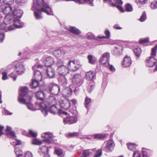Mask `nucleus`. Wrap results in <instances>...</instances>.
Wrapping results in <instances>:
<instances>
[{
    "instance_id": "nucleus-1",
    "label": "nucleus",
    "mask_w": 157,
    "mask_h": 157,
    "mask_svg": "<svg viewBox=\"0 0 157 157\" xmlns=\"http://www.w3.org/2000/svg\"><path fill=\"white\" fill-rule=\"evenodd\" d=\"M32 10L34 11V14L36 18L39 19L42 17L41 13L43 12L48 15H53L52 10L47 2L44 0H33V6Z\"/></svg>"
},
{
    "instance_id": "nucleus-2",
    "label": "nucleus",
    "mask_w": 157,
    "mask_h": 157,
    "mask_svg": "<svg viewBox=\"0 0 157 157\" xmlns=\"http://www.w3.org/2000/svg\"><path fill=\"white\" fill-rule=\"evenodd\" d=\"M12 15H6L4 20V23L0 24V29L5 31H11L15 28H20L23 26V23L19 19H12Z\"/></svg>"
},
{
    "instance_id": "nucleus-3",
    "label": "nucleus",
    "mask_w": 157,
    "mask_h": 157,
    "mask_svg": "<svg viewBox=\"0 0 157 157\" xmlns=\"http://www.w3.org/2000/svg\"><path fill=\"white\" fill-rule=\"evenodd\" d=\"M20 94L18 98V101L21 104H26V101H30L32 96L28 94V89L26 87H21L19 88Z\"/></svg>"
},
{
    "instance_id": "nucleus-4",
    "label": "nucleus",
    "mask_w": 157,
    "mask_h": 157,
    "mask_svg": "<svg viewBox=\"0 0 157 157\" xmlns=\"http://www.w3.org/2000/svg\"><path fill=\"white\" fill-rule=\"evenodd\" d=\"M63 62L60 60L58 61L57 64L58 67L57 69V71L60 75L62 76L66 75L68 73L69 71L66 66L61 64H63Z\"/></svg>"
},
{
    "instance_id": "nucleus-5",
    "label": "nucleus",
    "mask_w": 157,
    "mask_h": 157,
    "mask_svg": "<svg viewBox=\"0 0 157 157\" xmlns=\"http://www.w3.org/2000/svg\"><path fill=\"white\" fill-rule=\"evenodd\" d=\"M110 55L108 52L103 53L100 56L98 62L101 64L108 67L109 65Z\"/></svg>"
},
{
    "instance_id": "nucleus-6",
    "label": "nucleus",
    "mask_w": 157,
    "mask_h": 157,
    "mask_svg": "<svg viewBox=\"0 0 157 157\" xmlns=\"http://www.w3.org/2000/svg\"><path fill=\"white\" fill-rule=\"evenodd\" d=\"M104 2H106L108 3L111 6L116 7L121 12H124L123 8L120 6L123 3L121 0H103Z\"/></svg>"
},
{
    "instance_id": "nucleus-7",
    "label": "nucleus",
    "mask_w": 157,
    "mask_h": 157,
    "mask_svg": "<svg viewBox=\"0 0 157 157\" xmlns=\"http://www.w3.org/2000/svg\"><path fill=\"white\" fill-rule=\"evenodd\" d=\"M43 67L42 66L38 64L35 65L32 67L34 71V79H36L38 80H42V75L41 72L38 70H37V68H42Z\"/></svg>"
},
{
    "instance_id": "nucleus-8",
    "label": "nucleus",
    "mask_w": 157,
    "mask_h": 157,
    "mask_svg": "<svg viewBox=\"0 0 157 157\" xmlns=\"http://www.w3.org/2000/svg\"><path fill=\"white\" fill-rule=\"evenodd\" d=\"M81 66L79 63L75 62L74 61H69L67 64V68L68 70L75 72L79 69Z\"/></svg>"
},
{
    "instance_id": "nucleus-9",
    "label": "nucleus",
    "mask_w": 157,
    "mask_h": 157,
    "mask_svg": "<svg viewBox=\"0 0 157 157\" xmlns=\"http://www.w3.org/2000/svg\"><path fill=\"white\" fill-rule=\"evenodd\" d=\"M36 106L39 107L41 110L42 113L45 116L47 115L48 111L46 110L48 107V104L46 102L43 101L40 102L37 101L36 102Z\"/></svg>"
},
{
    "instance_id": "nucleus-10",
    "label": "nucleus",
    "mask_w": 157,
    "mask_h": 157,
    "mask_svg": "<svg viewBox=\"0 0 157 157\" xmlns=\"http://www.w3.org/2000/svg\"><path fill=\"white\" fill-rule=\"evenodd\" d=\"M60 89L57 84L52 83L49 86V90L50 93L54 95L58 94L59 92Z\"/></svg>"
},
{
    "instance_id": "nucleus-11",
    "label": "nucleus",
    "mask_w": 157,
    "mask_h": 157,
    "mask_svg": "<svg viewBox=\"0 0 157 157\" xmlns=\"http://www.w3.org/2000/svg\"><path fill=\"white\" fill-rule=\"evenodd\" d=\"M83 80V79L82 76L78 74H75L72 79V81L73 83L78 86L82 84Z\"/></svg>"
},
{
    "instance_id": "nucleus-12",
    "label": "nucleus",
    "mask_w": 157,
    "mask_h": 157,
    "mask_svg": "<svg viewBox=\"0 0 157 157\" xmlns=\"http://www.w3.org/2000/svg\"><path fill=\"white\" fill-rule=\"evenodd\" d=\"M60 106L62 108L65 109H68L70 106L69 101L64 98H61L59 101Z\"/></svg>"
},
{
    "instance_id": "nucleus-13",
    "label": "nucleus",
    "mask_w": 157,
    "mask_h": 157,
    "mask_svg": "<svg viewBox=\"0 0 157 157\" xmlns=\"http://www.w3.org/2000/svg\"><path fill=\"white\" fill-rule=\"evenodd\" d=\"M105 143V146L104 148V150L106 152L111 151L113 149L115 144L113 140H108Z\"/></svg>"
},
{
    "instance_id": "nucleus-14",
    "label": "nucleus",
    "mask_w": 157,
    "mask_h": 157,
    "mask_svg": "<svg viewBox=\"0 0 157 157\" xmlns=\"http://www.w3.org/2000/svg\"><path fill=\"white\" fill-rule=\"evenodd\" d=\"M49 98L51 100V103L53 104L50 109V111L52 113H56L58 111L55 105V104L56 103V101L55 98L53 96L50 97Z\"/></svg>"
},
{
    "instance_id": "nucleus-15",
    "label": "nucleus",
    "mask_w": 157,
    "mask_h": 157,
    "mask_svg": "<svg viewBox=\"0 0 157 157\" xmlns=\"http://www.w3.org/2000/svg\"><path fill=\"white\" fill-rule=\"evenodd\" d=\"M77 117L76 116H71L63 119V121L65 124H72L76 122Z\"/></svg>"
},
{
    "instance_id": "nucleus-16",
    "label": "nucleus",
    "mask_w": 157,
    "mask_h": 157,
    "mask_svg": "<svg viewBox=\"0 0 157 157\" xmlns=\"http://www.w3.org/2000/svg\"><path fill=\"white\" fill-rule=\"evenodd\" d=\"M42 62L45 66L48 67H51L50 66L54 63V60L50 56L44 58Z\"/></svg>"
},
{
    "instance_id": "nucleus-17",
    "label": "nucleus",
    "mask_w": 157,
    "mask_h": 157,
    "mask_svg": "<svg viewBox=\"0 0 157 157\" xmlns=\"http://www.w3.org/2000/svg\"><path fill=\"white\" fill-rule=\"evenodd\" d=\"M13 143H14L13 144L15 146L14 151L17 156V157H20V156H22V151L21 149L19 148L16 147V146L20 144H21V142L19 140H15L14 141H13Z\"/></svg>"
},
{
    "instance_id": "nucleus-18",
    "label": "nucleus",
    "mask_w": 157,
    "mask_h": 157,
    "mask_svg": "<svg viewBox=\"0 0 157 157\" xmlns=\"http://www.w3.org/2000/svg\"><path fill=\"white\" fill-rule=\"evenodd\" d=\"M42 136L44 138V140L46 142H51L53 138V136L52 134L50 132H46L43 133Z\"/></svg>"
},
{
    "instance_id": "nucleus-19",
    "label": "nucleus",
    "mask_w": 157,
    "mask_h": 157,
    "mask_svg": "<svg viewBox=\"0 0 157 157\" xmlns=\"http://www.w3.org/2000/svg\"><path fill=\"white\" fill-rule=\"evenodd\" d=\"M2 11L6 15H12V8L10 6H6L2 5L0 7Z\"/></svg>"
},
{
    "instance_id": "nucleus-20",
    "label": "nucleus",
    "mask_w": 157,
    "mask_h": 157,
    "mask_svg": "<svg viewBox=\"0 0 157 157\" xmlns=\"http://www.w3.org/2000/svg\"><path fill=\"white\" fill-rule=\"evenodd\" d=\"M23 13L22 11L18 8H16L13 11V17L15 20L20 18Z\"/></svg>"
},
{
    "instance_id": "nucleus-21",
    "label": "nucleus",
    "mask_w": 157,
    "mask_h": 157,
    "mask_svg": "<svg viewBox=\"0 0 157 157\" xmlns=\"http://www.w3.org/2000/svg\"><path fill=\"white\" fill-rule=\"evenodd\" d=\"M15 71L17 74H22L24 71V66L21 63H18L15 66Z\"/></svg>"
},
{
    "instance_id": "nucleus-22",
    "label": "nucleus",
    "mask_w": 157,
    "mask_h": 157,
    "mask_svg": "<svg viewBox=\"0 0 157 157\" xmlns=\"http://www.w3.org/2000/svg\"><path fill=\"white\" fill-rule=\"evenodd\" d=\"M155 62V59L152 57H147L145 60V63L147 66L148 67H153Z\"/></svg>"
},
{
    "instance_id": "nucleus-23",
    "label": "nucleus",
    "mask_w": 157,
    "mask_h": 157,
    "mask_svg": "<svg viewBox=\"0 0 157 157\" xmlns=\"http://www.w3.org/2000/svg\"><path fill=\"white\" fill-rule=\"evenodd\" d=\"M132 61L130 57L127 56H126L122 61V65L124 67H127L130 66Z\"/></svg>"
},
{
    "instance_id": "nucleus-24",
    "label": "nucleus",
    "mask_w": 157,
    "mask_h": 157,
    "mask_svg": "<svg viewBox=\"0 0 157 157\" xmlns=\"http://www.w3.org/2000/svg\"><path fill=\"white\" fill-rule=\"evenodd\" d=\"M46 73L48 76L50 78H53L55 75V70L51 67H49L47 68Z\"/></svg>"
},
{
    "instance_id": "nucleus-25",
    "label": "nucleus",
    "mask_w": 157,
    "mask_h": 157,
    "mask_svg": "<svg viewBox=\"0 0 157 157\" xmlns=\"http://www.w3.org/2000/svg\"><path fill=\"white\" fill-rule=\"evenodd\" d=\"M45 95L41 91H39L36 92L35 94V97L37 100V101H43L44 100L45 97Z\"/></svg>"
},
{
    "instance_id": "nucleus-26",
    "label": "nucleus",
    "mask_w": 157,
    "mask_h": 157,
    "mask_svg": "<svg viewBox=\"0 0 157 157\" xmlns=\"http://www.w3.org/2000/svg\"><path fill=\"white\" fill-rule=\"evenodd\" d=\"M86 79L89 81H92L95 78V75L92 71L87 72L86 74Z\"/></svg>"
},
{
    "instance_id": "nucleus-27",
    "label": "nucleus",
    "mask_w": 157,
    "mask_h": 157,
    "mask_svg": "<svg viewBox=\"0 0 157 157\" xmlns=\"http://www.w3.org/2000/svg\"><path fill=\"white\" fill-rule=\"evenodd\" d=\"M72 90L70 87H67L63 91L62 94L65 97H68L70 96L72 94Z\"/></svg>"
},
{
    "instance_id": "nucleus-28",
    "label": "nucleus",
    "mask_w": 157,
    "mask_h": 157,
    "mask_svg": "<svg viewBox=\"0 0 157 157\" xmlns=\"http://www.w3.org/2000/svg\"><path fill=\"white\" fill-rule=\"evenodd\" d=\"M6 133L7 135H9L11 138H14L16 137L14 132L11 131V128L10 127L7 126L6 129Z\"/></svg>"
},
{
    "instance_id": "nucleus-29",
    "label": "nucleus",
    "mask_w": 157,
    "mask_h": 157,
    "mask_svg": "<svg viewBox=\"0 0 157 157\" xmlns=\"http://www.w3.org/2000/svg\"><path fill=\"white\" fill-rule=\"evenodd\" d=\"M105 34L106 35V36H98L97 37L96 39L98 40H101V39L104 38H109L110 36V33L108 30H106L105 32Z\"/></svg>"
},
{
    "instance_id": "nucleus-30",
    "label": "nucleus",
    "mask_w": 157,
    "mask_h": 157,
    "mask_svg": "<svg viewBox=\"0 0 157 157\" xmlns=\"http://www.w3.org/2000/svg\"><path fill=\"white\" fill-rule=\"evenodd\" d=\"M69 31L76 35H78L81 33V32L78 29L75 27H71L69 28Z\"/></svg>"
},
{
    "instance_id": "nucleus-31",
    "label": "nucleus",
    "mask_w": 157,
    "mask_h": 157,
    "mask_svg": "<svg viewBox=\"0 0 157 157\" xmlns=\"http://www.w3.org/2000/svg\"><path fill=\"white\" fill-rule=\"evenodd\" d=\"M41 80H38L36 79H34L33 80L32 83L30 84V87L32 88H36L38 86V82Z\"/></svg>"
},
{
    "instance_id": "nucleus-32",
    "label": "nucleus",
    "mask_w": 157,
    "mask_h": 157,
    "mask_svg": "<svg viewBox=\"0 0 157 157\" xmlns=\"http://www.w3.org/2000/svg\"><path fill=\"white\" fill-rule=\"evenodd\" d=\"M55 151L59 157H63L65 155V152L61 149H56Z\"/></svg>"
},
{
    "instance_id": "nucleus-33",
    "label": "nucleus",
    "mask_w": 157,
    "mask_h": 157,
    "mask_svg": "<svg viewBox=\"0 0 157 157\" xmlns=\"http://www.w3.org/2000/svg\"><path fill=\"white\" fill-rule=\"evenodd\" d=\"M94 150V149L84 150L83 151L82 155L81 157H87L90 154L92 153V151Z\"/></svg>"
},
{
    "instance_id": "nucleus-34",
    "label": "nucleus",
    "mask_w": 157,
    "mask_h": 157,
    "mask_svg": "<svg viewBox=\"0 0 157 157\" xmlns=\"http://www.w3.org/2000/svg\"><path fill=\"white\" fill-rule=\"evenodd\" d=\"M106 135L102 134H95L91 135L92 138L94 139H99L104 138Z\"/></svg>"
},
{
    "instance_id": "nucleus-35",
    "label": "nucleus",
    "mask_w": 157,
    "mask_h": 157,
    "mask_svg": "<svg viewBox=\"0 0 157 157\" xmlns=\"http://www.w3.org/2000/svg\"><path fill=\"white\" fill-rule=\"evenodd\" d=\"M78 132H69L65 134L66 136L68 138H72L78 135Z\"/></svg>"
},
{
    "instance_id": "nucleus-36",
    "label": "nucleus",
    "mask_w": 157,
    "mask_h": 157,
    "mask_svg": "<svg viewBox=\"0 0 157 157\" xmlns=\"http://www.w3.org/2000/svg\"><path fill=\"white\" fill-rule=\"evenodd\" d=\"M125 10L127 12H131L133 10L132 6L129 3H127L124 6Z\"/></svg>"
},
{
    "instance_id": "nucleus-37",
    "label": "nucleus",
    "mask_w": 157,
    "mask_h": 157,
    "mask_svg": "<svg viewBox=\"0 0 157 157\" xmlns=\"http://www.w3.org/2000/svg\"><path fill=\"white\" fill-rule=\"evenodd\" d=\"M87 58L88 59L89 62L91 64H94L96 61L92 55H88L87 56Z\"/></svg>"
},
{
    "instance_id": "nucleus-38",
    "label": "nucleus",
    "mask_w": 157,
    "mask_h": 157,
    "mask_svg": "<svg viewBox=\"0 0 157 157\" xmlns=\"http://www.w3.org/2000/svg\"><path fill=\"white\" fill-rule=\"evenodd\" d=\"M133 52L136 55L137 57H138L140 55L141 52V49L139 48H134Z\"/></svg>"
},
{
    "instance_id": "nucleus-39",
    "label": "nucleus",
    "mask_w": 157,
    "mask_h": 157,
    "mask_svg": "<svg viewBox=\"0 0 157 157\" xmlns=\"http://www.w3.org/2000/svg\"><path fill=\"white\" fill-rule=\"evenodd\" d=\"M147 0H135L136 2L138 5H143L146 4Z\"/></svg>"
},
{
    "instance_id": "nucleus-40",
    "label": "nucleus",
    "mask_w": 157,
    "mask_h": 157,
    "mask_svg": "<svg viewBox=\"0 0 157 157\" xmlns=\"http://www.w3.org/2000/svg\"><path fill=\"white\" fill-rule=\"evenodd\" d=\"M26 105L28 108L30 110L34 111L36 110V109L33 106V105L31 103H27Z\"/></svg>"
},
{
    "instance_id": "nucleus-41",
    "label": "nucleus",
    "mask_w": 157,
    "mask_h": 157,
    "mask_svg": "<svg viewBox=\"0 0 157 157\" xmlns=\"http://www.w3.org/2000/svg\"><path fill=\"white\" fill-rule=\"evenodd\" d=\"M59 82L62 85H65L67 84V81L66 78L63 76L62 78L59 80Z\"/></svg>"
},
{
    "instance_id": "nucleus-42",
    "label": "nucleus",
    "mask_w": 157,
    "mask_h": 157,
    "mask_svg": "<svg viewBox=\"0 0 157 157\" xmlns=\"http://www.w3.org/2000/svg\"><path fill=\"white\" fill-rule=\"evenodd\" d=\"M128 148L131 150H132L135 149L136 145L132 143H129L127 144Z\"/></svg>"
},
{
    "instance_id": "nucleus-43",
    "label": "nucleus",
    "mask_w": 157,
    "mask_h": 157,
    "mask_svg": "<svg viewBox=\"0 0 157 157\" xmlns=\"http://www.w3.org/2000/svg\"><path fill=\"white\" fill-rule=\"evenodd\" d=\"M32 143L33 144L39 145L41 144L42 142L37 139H35L32 140Z\"/></svg>"
},
{
    "instance_id": "nucleus-44",
    "label": "nucleus",
    "mask_w": 157,
    "mask_h": 157,
    "mask_svg": "<svg viewBox=\"0 0 157 157\" xmlns=\"http://www.w3.org/2000/svg\"><path fill=\"white\" fill-rule=\"evenodd\" d=\"M91 102V99L86 97L85 99V106L87 108L88 104Z\"/></svg>"
},
{
    "instance_id": "nucleus-45",
    "label": "nucleus",
    "mask_w": 157,
    "mask_h": 157,
    "mask_svg": "<svg viewBox=\"0 0 157 157\" xmlns=\"http://www.w3.org/2000/svg\"><path fill=\"white\" fill-rule=\"evenodd\" d=\"M61 54L60 51L59 50H55L53 52V54L56 57H59L60 56Z\"/></svg>"
},
{
    "instance_id": "nucleus-46",
    "label": "nucleus",
    "mask_w": 157,
    "mask_h": 157,
    "mask_svg": "<svg viewBox=\"0 0 157 157\" xmlns=\"http://www.w3.org/2000/svg\"><path fill=\"white\" fill-rule=\"evenodd\" d=\"M146 18V16L145 12H143L140 18L139 19V20L141 22H143L145 20Z\"/></svg>"
},
{
    "instance_id": "nucleus-47",
    "label": "nucleus",
    "mask_w": 157,
    "mask_h": 157,
    "mask_svg": "<svg viewBox=\"0 0 157 157\" xmlns=\"http://www.w3.org/2000/svg\"><path fill=\"white\" fill-rule=\"evenodd\" d=\"M150 7L151 9H153L157 8V1H154L151 2Z\"/></svg>"
},
{
    "instance_id": "nucleus-48",
    "label": "nucleus",
    "mask_w": 157,
    "mask_h": 157,
    "mask_svg": "<svg viewBox=\"0 0 157 157\" xmlns=\"http://www.w3.org/2000/svg\"><path fill=\"white\" fill-rule=\"evenodd\" d=\"M86 37L89 39H95L94 35L91 33L89 32L86 35Z\"/></svg>"
},
{
    "instance_id": "nucleus-49",
    "label": "nucleus",
    "mask_w": 157,
    "mask_h": 157,
    "mask_svg": "<svg viewBox=\"0 0 157 157\" xmlns=\"http://www.w3.org/2000/svg\"><path fill=\"white\" fill-rule=\"evenodd\" d=\"M157 50V46H155L154 48H152L151 54L152 56H155Z\"/></svg>"
},
{
    "instance_id": "nucleus-50",
    "label": "nucleus",
    "mask_w": 157,
    "mask_h": 157,
    "mask_svg": "<svg viewBox=\"0 0 157 157\" xmlns=\"http://www.w3.org/2000/svg\"><path fill=\"white\" fill-rule=\"evenodd\" d=\"M41 151L42 152L44 153H48V149L46 146H43L41 148Z\"/></svg>"
},
{
    "instance_id": "nucleus-51",
    "label": "nucleus",
    "mask_w": 157,
    "mask_h": 157,
    "mask_svg": "<svg viewBox=\"0 0 157 157\" xmlns=\"http://www.w3.org/2000/svg\"><path fill=\"white\" fill-rule=\"evenodd\" d=\"M2 73V78L3 80H6L8 79L7 73L6 71H3Z\"/></svg>"
},
{
    "instance_id": "nucleus-52",
    "label": "nucleus",
    "mask_w": 157,
    "mask_h": 157,
    "mask_svg": "<svg viewBox=\"0 0 157 157\" xmlns=\"http://www.w3.org/2000/svg\"><path fill=\"white\" fill-rule=\"evenodd\" d=\"M3 2L6 4H11L14 2V0H2Z\"/></svg>"
},
{
    "instance_id": "nucleus-53",
    "label": "nucleus",
    "mask_w": 157,
    "mask_h": 157,
    "mask_svg": "<svg viewBox=\"0 0 157 157\" xmlns=\"http://www.w3.org/2000/svg\"><path fill=\"white\" fill-rule=\"evenodd\" d=\"M148 150L145 149H142L143 157H148V155L147 153Z\"/></svg>"
},
{
    "instance_id": "nucleus-54",
    "label": "nucleus",
    "mask_w": 157,
    "mask_h": 157,
    "mask_svg": "<svg viewBox=\"0 0 157 157\" xmlns=\"http://www.w3.org/2000/svg\"><path fill=\"white\" fill-rule=\"evenodd\" d=\"M26 0H16L17 4L19 5H21L22 4L25 3Z\"/></svg>"
},
{
    "instance_id": "nucleus-55",
    "label": "nucleus",
    "mask_w": 157,
    "mask_h": 157,
    "mask_svg": "<svg viewBox=\"0 0 157 157\" xmlns=\"http://www.w3.org/2000/svg\"><path fill=\"white\" fill-rule=\"evenodd\" d=\"M102 154V150L100 149L98 150L97 153L94 157H100Z\"/></svg>"
},
{
    "instance_id": "nucleus-56",
    "label": "nucleus",
    "mask_w": 157,
    "mask_h": 157,
    "mask_svg": "<svg viewBox=\"0 0 157 157\" xmlns=\"http://www.w3.org/2000/svg\"><path fill=\"white\" fill-rule=\"evenodd\" d=\"M29 133L32 136L34 137H36L37 135V134L36 132L33 131L31 130H29Z\"/></svg>"
},
{
    "instance_id": "nucleus-57",
    "label": "nucleus",
    "mask_w": 157,
    "mask_h": 157,
    "mask_svg": "<svg viewBox=\"0 0 157 157\" xmlns=\"http://www.w3.org/2000/svg\"><path fill=\"white\" fill-rule=\"evenodd\" d=\"M149 41L148 38H146L140 40V44H144Z\"/></svg>"
},
{
    "instance_id": "nucleus-58",
    "label": "nucleus",
    "mask_w": 157,
    "mask_h": 157,
    "mask_svg": "<svg viewBox=\"0 0 157 157\" xmlns=\"http://www.w3.org/2000/svg\"><path fill=\"white\" fill-rule=\"evenodd\" d=\"M10 76L13 78L14 81L16 80L17 76L14 74V72H12L10 75Z\"/></svg>"
},
{
    "instance_id": "nucleus-59",
    "label": "nucleus",
    "mask_w": 157,
    "mask_h": 157,
    "mask_svg": "<svg viewBox=\"0 0 157 157\" xmlns=\"http://www.w3.org/2000/svg\"><path fill=\"white\" fill-rule=\"evenodd\" d=\"M94 86L93 85H91L88 86L87 90L89 92H90L93 89Z\"/></svg>"
},
{
    "instance_id": "nucleus-60",
    "label": "nucleus",
    "mask_w": 157,
    "mask_h": 157,
    "mask_svg": "<svg viewBox=\"0 0 157 157\" xmlns=\"http://www.w3.org/2000/svg\"><path fill=\"white\" fill-rule=\"evenodd\" d=\"M4 129V127L0 125V136L3 134V131Z\"/></svg>"
},
{
    "instance_id": "nucleus-61",
    "label": "nucleus",
    "mask_w": 157,
    "mask_h": 157,
    "mask_svg": "<svg viewBox=\"0 0 157 157\" xmlns=\"http://www.w3.org/2000/svg\"><path fill=\"white\" fill-rule=\"evenodd\" d=\"M133 157H141V156L139 153L136 151L134 152Z\"/></svg>"
},
{
    "instance_id": "nucleus-62",
    "label": "nucleus",
    "mask_w": 157,
    "mask_h": 157,
    "mask_svg": "<svg viewBox=\"0 0 157 157\" xmlns=\"http://www.w3.org/2000/svg\"><path fill=\"white\" fill-rule=\"evenodd\" d=\"M5 36V35L2 32L0 33V41L1 42L3 41Z\"/></svg>"
},
{
    "instance_id": "nucleus-63",
    "label": "nucleus",
    "mask_w": 157,
    "mask_h": 157,
    "mask_svg": "<svg viewBox=\"0 0 157 157\" xmlns=\"http://www.w3.org/2000/svg\"><path fill=\"white\" fill-rule=\"evenodd\" d=\"M25 157H33L32 153L28 151L25 154Z\"/></svg>"
},
{
    "instance_id": "nucleus-64",
    "label": "nucleus",
    "mask_w": 157,
    "mask_h": 157,
    "mask_svg": "<svg viewBox=\"0 0 157 157\" xmlns=\"http://www.w3.org/2000/svg\"><path fill=\"white\" fill-rule=\"evenodd\" d=\"M114 28L117 29H122V28L120 27L119 25L118 24H115L113 26Z\"/></svg>"
}]
</instances>
